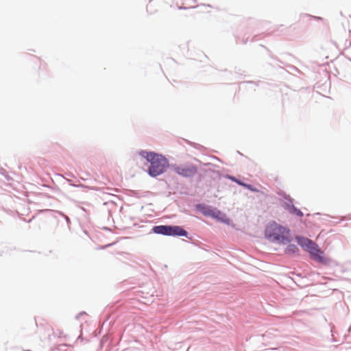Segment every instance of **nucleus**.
<instances>
[{
    "label": "nucleus",
    "instance_id": "f257e3e1",
    "mask_svg": "<svg viewBox=\"0 0 351 351\" xmlns=\"http://www.w3.org/2000/svg\"><path fill=\"white\" fill-rule=\"evenodd\" d=\"M141 154L150 163L148 173L151 176L156 177L163 173L169 166L167 158L160 154L145 151L141 152Z\"/></svg>",
    "mask_w": 351,
    "mask_h": 351
},
{
    "label": "nucleus",
    "instance_id": "f03ea898",
    "mask_svg": "<svg viewBox=\"0 0 351 351\" xmlns=\"http://www.w3.org/2000/svg\"><path fill=\"white\" fill-rule=\"evenodd\" d=\"M265 235L268 239L278 243L287 244L290 241L289 230L275 221L267 226Z\"/></svg>",
    "mask_w": 351,
    "mask_h": 351
},
{
    "label": "nucleus",
    "instance_id": "7ed1b4c3",
    "mask_svg": "<svg viewBox=\"0 0 351 351\" xmlns=\"http://www.w3.org/2000/svg\"><path fill=\"white\" fill-rule=\"evenodd\" d=\"M298 243L304 250H308L313 259L317 262L326 264L328 262V258L324 256V253L318 247V245L311 240L302 237H297Z\"/></svg>",
    "mask_w": 351,
    "mask_h": 351
},
{
    "label": "nucleus",
    "instance_id": "20e7f679",
    "mask_svg": "<svg viewBox=\"0 0 351 351\" xmlns=\"http://www.w3.org/2000/svg\"><path fill=\"white\" fill-rule=\"evenodd\" d=\"M196 0H182L180 8L190 9L195 8V14L202 18H208L211 16L214 8L209 5L202 4L195 7Z\"/></svg>",
    "mask_w": 351,
    "mask_h": 351
},
{
    "label": "nucleus",
    "instance_id": "39448f33",
    "mask_svg": "<svg viewBox=\"0 0 351 351\" xmlns=\"http://www.w3.org/2000/svg\"><path fill=\"white\" fill-rule=\"evenodd\" d=\"M154 232L156 234L167 236H187V232L178 226H158L154 228Z\"/></svg>",
    "mask_w": 351,
    "mask_h": 351
},
{
    "label": "nucleus",
    "instance_id": "423d86ee",
    "mask_svg": "<svg viewBox=\"0 0 351 351\" xmlns=\"http://www.w3.org/2000/svg\"><path fill=\"white\" fill-rule=\"evenodd\" d=\"M176 172L183 177H191L197 172V169L193 165H183L175 167Z\"/></svg>",
    "mask_w": 351,
    "mask_h": 351
},
{
    "label": "nucleus",
    "instance_id": "0eeeda50",
    "mask_svg": "<svg viewBox=\"0 0 351 351\" xmlns=\"http://www.w3.org/2000/svg\"><path fill=\"white\" fill-rule=\"evenodd\" d=\"M298 252V248L295 245H293V244L289 245L285 250V253L287 254H289V255L294 254Z\"/></svg>",
    "mask_w": 351,
    "mask_h": 351
},
{
    "label": "nucleus",
    "instance_id": "6e6552de",
    "mask_svg": "<svg viewBox=\"0 0 351 351\" xmlns=\"http://www.w3.org/2000/svg\"><path fill=\"white\" fill-rule=\"evenodd\" d=\"M230 179L232 180H233L234 182H237V184H239V185L241 186H245V188L252 191H256L257 190L256 189H254L252 188V185H250V184H244L243 182H241V181L237 180L234 177H230Z\"/></svg>",
    "mask_w": 351,
    "mask_h": 351
},
{
    "label": "nucleus",
    "instance_id": "1a4fd4ad",
    "mask_svg": "<svg viewBox=\"0 0 351 351\" xmlns=\"http://www.w3.org/2000/svg\"><path fill=\"white\" fill-rule=\"evenodd\" d=\"M290 213L299 217L303 216L302 212L293 206L290 208Z\"/></svg>",
    "mask_w": 351,
    "mask_h": 351
}]
</instances>
